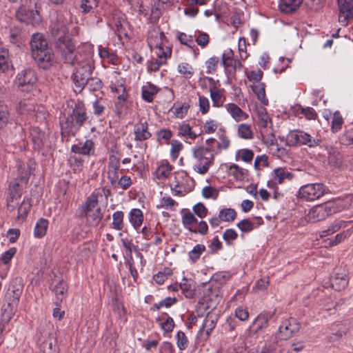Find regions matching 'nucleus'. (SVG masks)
<instances>
[{"label": "nucleus", "instance_id": "1", "mask_svg": "<svg viewBox=\"0 0 353 353\" xmlns=\"http://www.w3.org/2000/svg\"><path fill=\"white\" fill-rule=\"evenodd\" d=\"M68 21L63 14H57L56 19L51 23V34L57 39L59 48L61 51L65 61L75 64L78 63L77 53L75 46L68 36Z\"/></svg>", "mask_w": 353, "mask_h": 353}, {"label": "nucleus", "instance_id": "2", "mask_svg": "<svg viewBox=\"0 0 353 353\" xmlns=\"http://www.w3.org/2000/svg\"><path fill=\"white\" fill-rule=\"evenodd\" d=\"M89 117L83 103H77L68 115L60 118L61 134L63 136H75L80 128L88 121Z\"/></svg>", "mask_w": 353, "mask_h": 353}, {"label": "nucleus", "instance_id": "3", "mask_svg": "<svg viewBox=\"0 0 353 353\" xmlns=\"http://www.w3.org/2000/svg\"><path fill=\"white\" fill-rule=\"evenodd\" d=\"M79 216L85 217L90 226L97 227L103 218L101 209L99 205L97 195L90 194L84 203L79 208Z\"/></svg>", "mask_w": 353, "mask_h": 353}, {"label": "nucleus", "instance_id": "4", "mask_svg": "<svg viewBox=\"0 0 353 353\" xmlns=\"http://www.w3.org/2000/svg\"><path fill=\"white\" fill-rule=\"evenodd\" d=\"M339 211L337 205L334 202L317 205L312 208L305 217L299 221V224L305 225L307 223H316L325 219L327 216Z\"/></svg>", "mask_w": 353, "mask_h": 353}, {"label": "nucleus", "instance_id": "5", "mask_svg": "<svg viewBox=\"0 0 353 353\" xmlns=\"http://www.w3.org/2000/svg\"><path fill=\"white\" fill-rule=\"evenodd\" d=\"M192 151L194 161V170L201 174L207 173L214 162L213 152L208 148L199 145L193 147Z\"/></svg>", "mask_w": 353, "mask_h": 353}, {"label": "nucleus", "instance_id": "6", "mask_svg": "<svg viewBox=\"0 0 353 353\" xmlns=\"http://www.w3.org/2000/svg\"><path fill=\"white\" fill-rule=\"evenodd\" d=\"M21 6L16 11L17 20L33 26H38L41 21V16L36 10V3L31 0L22 2L19 0Z\"/></svg>", "mask_w": 353, "mask_h": 353}, {"label": "nucleus", "instance_id": "7", "mask_svg": "<svg viewBox=\"0 0 353 353\" xmlns=\"http://www.w3.org/2000/svg\"><path fill=\"white\" fill-rule=\"evenodd\" d=\"M325 192L326 187L323 183H308L299 188L296 196L301 201L313 202L321 198Z\"/></svg>", "mask_w": 353, "mask_h": 353}, {"label": "nucleus", "instance_id": "8", "mask_svg": "<svg viewBox=\"0 0 353 353\" xmlns=\"http://www.w3.org/2000/svg\"><path fill=\"white\" fill-rule=\"evenodd\" d=\"M165 36L163 32L154 31L150 34L148 39V43L150 49H156L158 59H163L167 63V59L170 57L172 50L169 47L163 46V40Z\"/></svg>", "mask_w": 353, "mask_h": 353}, {"label": "nucleus", "instance_id": "9", "mask_svg": "<svg viewBox=\"0 0 353 353\" xmlns=\"http://www.w3.org/2000/svg\"><path fill=\"white\" fill-rule=\"evenodd\" d=\"M37 81V78L34 71L28 68L17 74L14 83L21 91L30 92L35 88Z\"/></svg>", "mask_w": 353, "mask_h": 353}, {"label": "nucleus", "instance_id": "10", "mask_svg": "<svg viewBox=\"0 0 353 353\" xmlns=\"http://www.w3.org/2000/svg\"><path fill=\"white\" fill-rule=\"evenodd\" d=\"M93 67L90 60H85L78 63L76 72L72 74L74 85L80 90L85 85L86 82L90 78Z\"/></svg>", "mask_w": 353, "mask_h": 353}, {"label": "nucleus", "instance_id": "11", "mask_svg": "<svg viewBox=\"0 0 353 353\" xmlns=\"http://www.w3.org/2000/svg\"><path fill=\"white\" fill-rule=\"evenodd\" d=\"M21 294V290L19 288L8 289L5 295L6 304H3L1 310L6 312L5 319L8 321L13 316L16 308L19 304Z\"/></svg>", "mask_w": 353, "mask_h": 353}, {"label": "nucleus", "instance_id": "12", "mask_svg": "<svg viewBox=\"0 0 353 353\" xmlns=\"http://www.w3.org/2000/svg\"><path fill=\"white\" fill-rule=\"evenodd\" d=\"M301 325L296 319L288 318L284 319L280 324L275 337L279 340H288L293 336L300 330Z\"/></svg>", "mask_w": 353, "mask_h": 353}, {"label": "nucleus", "instance_id": "13", "mask_svg": "<svg viewBox=\"0 0 353 353\" xmlns=\"http://www.w3.org/2000/svg\"><path fill=\"white\" fill-rule=\"evenodd\" d=\"M323 0H281L279 9L282 12H294L303 2L309 8L318 10Z\"/></svg>", "mask_w": 353, "mask_h": 353}, {"label": "nucleus", "instance_id": "14", "mask_svg": "<svg viewBox=\"0 0 353 353\" xmlns=\"http://www.w3.org/2000/svg\"><path fill=\"white\" fill-rule=\"evenodd\" d=\"M289 137L294 140V143L300 145H305L310 148L316 147L320 145L321 140L313 137L310 134L303 130H293L290 133Z\"/></svg>", "mask_w": 353, "mask_h": 353}, {"label": "nucleus", "instance_id": "15", "mask_svg": "<svg viewBox=\"0 0 353 353\" xmlns=\"http://www.w3.org/2000/svg\"><path fill=\"white\" fill-rule=\"evenodd\" d=\"M339 6V21L343 26H347L353 19V0H337Z\"/></svg>", "mask_w": 353, "mask_h": 353}, {"label": "nucleus", "instance_id": "16", "mask_svg": "<svg viewBox=\"0 0 353 353\" xmlns=\"http://www.w3.org/2000/svg\"><path fill=\"white\" fill-rule=\"evenodd\" d=\"M272 316V312H263L260 313L248 328L250 334H259L262 332L268 327V322Z\"/></svg>", "mask_w": 353, "mask_h": 353}, {"label": "nucleus", "instance_id": "17", "mask_svg": "<svg viewBox=\"0 0 353 353\" xmlns=\"http://www.w3.org/2000/svg\"><path fill=\"white\" fill-rule=\"evenodd\" d=\"M32 58L36 61L39 68L43 69H48L52 66L54 55L51 48H46L43 51L36 52V54L32 56Z\"/></svg>", "mask_w": 353, "mask_h": 353}, {"label": "nucleus", "instance_id": "18", "mask_svg": "<svg viewBox=\"0 0 353 353\" xmlns=\"http://www.w3.org/2000/svg\"><path fill=\"white\" fill-rule=\"evenodd\" d=\"M120 168V158L116 155L111 154L108 158V179L110 183L114 185L119 179V170Z\"/></svg>", "mask_w": 353, "mask_h": 353}, {"label": "nucleus", "instance_id": "19", "mask_svg": "<svg viewBox=\"0 0 353 353\" xmlns=\"http://www.w3.org/2000/svg\"><path fill=\"white\" fill-rule=\"evenodd\" d=\"M71 151L74 153L84 156H92L95 154V145L92 139H87L85 141H80L72 145Z\"/></svg>", "mask_w": 353, "mask_h": 353}, {"label": "nucleus", "instance_id": "20", "mask_svg": "<svg viewBox=\"0 0 353 353\" xmlns=\"http://www.w3.org/2000/svg\"><path fill=\"white\" fill-rule=\"evenodd\" d=\"M272 177L273 181L279 184H282L285 180L288 181H292L295 175L294 174L286 168H276L273 170L272 172Z\"/></svg>", "mask_w": 353, "mask_h": 353}, {"label": "nucleus", "instance_id": "21", "mask_svg": "<svg viewBox=\"0 0 353 353\" xmlns=\"http://www.w3.org/2000/svg\"><path fill=\"white\" fill-rule=\"evenodd\" d=\"M21 196V192L19 189V184L17 182L11 183L8 189V194L6 199L7 209L9 211H14L15 209L14 201L19 199Z\"/></svg>", "mask_w": 353, "mask_h": 353}, {"label": "nucleus", "instance_id": "22", "mask_svg": "<svg viewBox=\"0 0 353 353\" xmlns=\"http://www.w3.org/2000/svg\"><path fill=\"white\" fill-rule=\"evenodd\" d=\"M30 44L32 57L35 55L37 52H39L43 51L46 48H49L46 39L40 33H36L32 36Z\"/></svg>", "mask_w": 353, "mask_h": 353}, {"label": "nucleus", "instance_id": "23", "mask_svg": "<svg viewBox=\"0 0 353 353\" xmlns=\"http://www.w3.org/2000/svg\"><path fill=\"white\" fill-rule=\"evenodd\" d=\"M134 140L142 141L149 139L152 134L148 131V124L146 121L139 122L134 125Z\"/></svg>", "mask_w": 353, "mask_h": 353}, {"label": "nucleus", "instance_id": "24", "mask_svg": "<svg viewBox=\"0 0 353 353\" xmlns=\"http://www.w3.org/2000/svg\"><path fill=\"white\" fill-rule=\"evenodd\" d=\"M110 89L112 92H115L118 94V103L123 105L128 97L123 81L121 79L117 80L116 83H112Z\"/></svg>", "mask_w": 353, "mask_h": 353}, {"label": "nucleus", "instance_id": "25", "mask_svg": "<svg viewBox=\"0 0 353 353\" xmlns=\"http://www.w3.org/2000/svg\"><path fill=\"white\" fill-rule=\"evenodd\" d=\"M351 224V221H346L341 219H336L328 226L327 230L321 232V236H325L330 234H332L341 229L348 228Z\"/></svg>", "mask_w": 353, "mask_h": 353}, {"label": "nucleus", "instance_id": "26", "mask_svg": "<svg viewBox=\"0 0 353 353\" xmlns=\"http://www.w3.org/2000/svg\"><path fill=\"white\" fill-rule=\"evenodd\" d=\"M225 109L231 117L239 122L248 119V114L244 112L236 104L230 103L225 105Z\"/></svg>", "mask_w": 353, "mask_h": 353}, {"label": "nucleus", "instance_id": "27", "mask_svg": "<svg viewBox=\"0 0 353 353\" xmlns=\"http://www.w3.org/2000/svg\"><path fill=\"white\" fill-rule=\"evenodd\" d=\"M30 137L35 150H39L43 145L45 134L39 128L33 127L30 129Z\"/></svg>", "mask_w": 353, "mask_h": 353}, {"label": "nucleus", "instance_id": "28", "mask_svg": "<svg viewBox=\"0 0 353 353\" xmlns=\"http://www.w3.org/2000/svg\"><path fill=\"white\" fill-rule=\"evenodd\" d=\"M180 289L188 299H192L195 294V283L192 279L183 278L179 283Z\"/></svg>", "mask_w": 353, "mask_h": 353}, {"label": "nucleus", "instance_id": "29", "mask_svg": "<svg viewBox=\"0 0 353 353\" xmlns=\"http://www.w3.org/2000/svg\"><path fill=\"white\" fill-rule=\"evenodd\" d=\"M39 347L41 353H59L56 340L52 336H49L47 339L43 341Z\"/></svg>", "mask_w": 353, "mask_h": 353}, {"label": "nucleus", "instance_id": "30", "mask_svg": "<svg viewBox=\"0 0 353 353\" xmlns=\"http://www.w3.org/2000/svg\"><path fill=\"white\" fill-rule=\"evenodd\" d=\"M223 92V89H219L216 86L210 88V94L213 107L219 108L223 105L225 99Z\"/></svg>", "mask_w": 353, "mask_h": 353}, {"label": "nucleus", "instance_id": "31", "mask_svg": "<svg viewBox=\"0 0 353 353\" xmlns=\"http://www.w3.org/2000/svg\"><path fill=\"white\" fill-rule=\"evenodd\" d=\"M129 221L133 228L138 230L143 221V214L140 209L133 208L129 213Z\"/></svg>", "mask_w": 353, "mask_h": 353}, {"label": "nucleus", "instance_id": "32", "mask_svg": "<svg viewBox=\"0 0 353 353\" xmlns=\"http://www.w3.org/2000/svg\"><path fill=\"white\" fill-rule=\"evenodd\" d=\"M172 170V166L168 161H162L157 168L154 175L159 180L168 179Z\"/></svg>", "mask_w": 353, "mask_h": 353}, {"label": "nucleus", "instance_id": "33", "mask_svg": "<svg viewBox=\"0 0 353 353\" xmlns=\"http://www.w3.org/2000/svg\"><path fill=\"white\" fill-rule=\"evenodd\" d=\"M52 291L56 296V301L62 302L66 296L68 285L63 279L59 280L52 286Z\"/></svg>", "mask_w": 353, "mask_h": 353}, {"label": "nucleus", "instance_id": "34", "mask_svg": "<svg viewBox=\"0 0 353 353\" xmlns=\"http://www.w3.org/2000/svg\"><path fill=\"white\" fill-rule=\"evenodd\" d=\"M348 279L345 274L336 273L331 280L332 288L336 291H341L347 285Z\"/></svg>", "mask_w": 353, "mask_h": 353}, {"label": "nucleus", "instance_id": "35", "mask_svg": "<svg viewBox=\"0 0 353 353\" xmlns=\"http://www.w3.org/2000/svg\"><path fill=\"white\" fill-rule=\"evenodd\" d=\"M101 0H81L79 5L83 13L99 12V3Z\"/></svg>", "mask_w": 353, "mask_h": 353}, {"label": "nucleus", "instance_id": "36", "mask_svg": "<svg viewBox=\"0 0 353 353\" xmlns=\"http://www.w3.org/2000/svg\"><path fill=\"white\" fill-rule=\"evenodd\" d=\"M36 108L37 106L31 103V101L26 100L21 101L19 106L21 114L27 113L30 115H34L37 119L39 117L38 110L39 108H38L37 110H36Z\"/></svg>", "mask_w": 353, "mask_h": 353}, {"label": "nucleus", "instance_id": "37", "mask_svg": "<svg viewBox=\"0 0 353 353\" xmlns=\"http://www.w3.org/2000/svg\"><path fill=\"white\" fill-rule=\"evenodd\" d=\"M237 135L243 139L250 140L254 138V132L250 125L241 123L237 126Z\"/></svg>", "mask_w": 353, "mask_h": 353}, {"label": "nucleus", "instance_id": "38", "mask_svg": "<svg viewBox=\"0 0 353 353\" xmlns=\"http://www.w3.org/2000/svg\"><path fill=\"white\" fill-rule=\"evenodd\" d=\"M141 91L143 99L151 102L154 96L158 92V88L152 83H148L142 87Z\"/></svg>", "mask_w": 353, "mask_h": 353}, {"label": "nucleus", "instance_id": "39", "mask_svg": "<svg viewBox=\"0 0 353 353\" xmlns=\"http://www.w3.org/2000/svg\"><path fill=\"white\" fill-rule=\"evenodd\" d=\"M328 162L334 168H340L343 163V156L336 150L331 148L328 152Z\"/></svg>", "mask_w": 353, "mask_h": 353}, {"label": "nucleus", "instance_id": "40", "mask_svg": "<svg viewBox=\"0 0 353 353\" xmlns=\"http://www.w3.org/2000/svg\"><path fill=\"white\" fill-rule=\"evenodd\" d=\"M216 319L212 315L208 314L205 318L200 332H205L206 336H208L212 330L215 327Z\"/></svg>", "mask_w": 353, "mask_h": 353}, {"label": "nucleus", "instance_id": "41", "mask_svg": "<svg viewBox=\"0 0 353 353\" xmlns=\"http://www.w3.org/2000/svg\"><path fill=\"white\" fill-rule=\"evenodd\" d=\"M48 226L47 219L41 218L36 223L34 229V236L36 238H41L46 234Z\"/></svg>", "mask_w": 353, "mask_h": 353}, {"label": "nucleus", "instance_id": "42", "mask_svg": "<svg viewBox=\"0 0 353 353\" xmlns=\"http://www.w3.org/2000/svg\"><path fill=\"white\" fill-rule=\"evenodd\" d=\"M256 114L260 126L267 128L269 124L271 123V119L268 116L266 109L262 106L259 107L256 109Z\"/></svg>", "mask_w": 353, "mask_h": 353}, {"label": "nucleus", "instance_id": "43", "mask_svg": "<svg viewBox=\"0 0 353 353\" xmlns=\"http://www.w3.org/2000/svg\"><path fill=\"white\" fill-rule=\"evenodd\" d=\"M30 208L31 204L30 201L24 199L18 208L17 219L19 221H23L26 219Z\"/></svg>", "mask_w": 353, "mask_h": 353}, {"label": "nucleus", "instance_id": "44", "mask_svg": "<svg viewBox=\"0 0 353 353\" xmlns=\"http://www.w3.org/2000/svg\"><path fill=\"white\" fill-rule=\"evenodd\" d=\"M122 246L124 248L126 256L128 257V260L132 261V251L137 252V245H135L133 243V241L132 239H121V240Z\"/></svg>", "mask_w": 353, "mask_h": 353}, {"label": "nucleus", "instance_id": "45", "mask_svg": "<svg viewBox=\"0 0 353 353\" xmlns=\"http://www.w3.org/2000/svg\"><path fill=\"white\" fill-rule=\"evenodd\" d=\"M179 134L192 140L195 139L198 134L192 130V128L189 123H183L179 128Z\"/></svg>", "mask_w": 353, "mask_h": 353}, {"label": "nucleus", "instance_id": "46", "mask_svg": "<svg viewBox=\"0 0 353 353\" xmlns=\"http://www.w3.org/2000/svg\"><path fill=\"white\" fill-rule=\"evenodd\" d=\"M190 105L187 103H176L172 107L173 112L179 119H183L187 114Z\"/></svg>", "mask_w": 353, "mask_h": 353}, {"label": "nucleus", "instance_id": "47", "mask_svg": "<svg viewBox=\"0 0 353 353\" xmlns=\"http://www.w3.org/2000/svg\"><path fill=\"white\" fill-rule=\"evenodd\" d=\"M124 213L122 211H116L112 214V228L116 230H121L123 228Z\"/></svg>", "mask_w": 353, "mask_h": 353}, {"label": "nucleus", "instance_id": "48", "mask_svg": "<svg viewBox=\"0 0 353 353\" xmlns=\"http://www.w3.org/2000/svg\"><path fill=\"white\" fill-rule=\"evenodd\" d=\"M343 119L339 111L334 112L332 119L331 129L334 133L339 132L342 129Z\"/></svg>", "mask_w": 353, "mask_h": 353}, {"label": "nucleus", "instance_id": "49", "mask_svg": "<svg viewBox=\"0 0 353 353\" xmlns=\"http://www.w3.org/2000/svg\"><path fill=\"white\" fill-rule=\"evenodd\" d=\"M181 221L184 228L189 231H192V225L196 222L194 215L190 211H186L181 216Z\"/></svg>", "mask_w": 353, "mask_h": 353}, {"label": "nucleus", "instance_id": "50", "mask_svg": "<svg viewBox=\"0 0 353 353\" xmlns=\"http://www.w3.org/2000/svg\"><path fill=\"white\" fill-rule=\"evenodd\" d=\"M205 251V246L203 244L196 245L192 250L188 252V257L190 261L194 263L197 261L201 255Z\"/></svg>", "mask_w": 353, "mask_h": 353}, {"label": "nucleus", "instance_id": "51", "mask_svg": "<svg viewBox=\"0 0 353 353\" xmlns=\"http://www.w3.org/2000/svg\"><path fill=\"white\" fill-rule=\"evenodd\" d=\"M10 66L8 50L6 48H1L0 50V72H6Z\"/></svg>", "mask_w": 353, "mask_h": 353}, {"label": "nucleus", "instance_id": "52", "mask_svg": "<svg viewBox=\"0 0 353 353\" xmlns=\"http://www.w3.org/2000/svg\"><path fill=\"white\" fill-rule=\"evenodd\" d=\"M252 90L258 99L260 100L263 105H268V100L265 96V85L263 83H259L253 86Z\"/></svg>", "mask_w": 353, "mask_h": 353}, {"label": "nucleus", "instance_id": "53", "mask_svg": "<svg viewBox=\"0 0 353 353\" xmlns=\"http://www.w3.org/2000/svg\"><path fill=\"white\" fill-rule=\"evenodd\" d=\"M220 219L223 221H233L236 216V211L232 208H225L219 212Z\"/></svg>", "mask_w": 353, "mask_h": 353}, {"label": "nucleus", "instance_id": "54", "mask_svg": "<svg viewBox=\"0 0 353 353\" xmlns=\"http://www.w3.org/2000/svg\"><path fill=\"white\" fill-rule=\"evenodd\" d=\"M178 203L170 196H163L161 199L158 208H164L166 210H174Z\"/></svg>", "mask_w": 353, "mask_h": 353}, {"label": "nucleus", "instance_id": "55", "mask_svg": "<svg viewBox=\"0 0 353 353\" xmlns=\"http://www.w3.org/2000/svg\"><path fill=\"white\" fill-rule=\"evenodd\" d=\"M199 95V109L200 112L204 115L209 112L210 104L209 99L203 95Z\"/></svg>", "mask_w": 353, "mask_h": 353}, {"label": "nucleus", "instance_id": "56", "mask_svg": "<svg viewBox=\"0 0 353 353\" xmlns=\"http://www.w3.org/2000/svg\"><path fill=\"white\" fill-rule=\"evenodd\" d=\"M178 72L185 79H190L193 75L192 67L187 63H182L178 66Z\"/></svg>", "mask_w": 353, "mask_h": 353}, {"label": "nucleus", "instance_id": "57", "mask_svg": "<svg viewBox=\"0 0 353 353\" xmlns=\"http://www.w3.org/2000/svg\"><path fill=\"white\" fill-rule=\"evenodd\" d=\"M183 149V144L177 140H172L171 142L170 156L173 160H176L180 151Z\"/></svg>", "mask_w": 353, "mask_h": 353}, {"label": "nucleus", "instance_id": "58", "mask_svg": "<svg viewBox=\"0 0 353 353\" xmlns=\"http://www.w3.org/2000/svg\"><path fill=\"white\" fill-rule=\"evenodd\" d=\"M353 232V227H350L347 228L345 230H343L342 232L337 234L332 239H334V243L339 244L340 243L344 241L345 239L349 238Z\"/></svg>", "mask_w": 353, "mask_h": 353}, {"label": "nucleus", "instance_id": "59", "mask_svg": "<svg viewBox=\"0 0 353 353\" xmlns=\"http://www.w3.org/2000/svg\"><path fill=\"white\" fill-rule=\"evenodd\" d=\"M239 158L244 162L250 163L254 157V152L249 149H241L238 151Z\"/></svg>", "mask_w": 353, "mask_h": 353}, {"label": "nucleus", "instance_id": "60", "mask_svg": "<svg viewBox=\"0 0 353 353\" xmlns=\"http://www.w3.org/2000/svg\"><path fill=\"white\" fill-rule=\"evenodd\" d=\"M85 85H87L90 90L97 91L102 88L103 83L101 80L97 77H90L88 82H86Z\"/></svg>", "mask_w": 353, "mask_h": 353}, {"label": "nucleus", "instance_id": "61", "mask_svg": "<svg viewBox=\"0 0 353 353\" xmlns=\"http://www.w3.org/2000/svg\"><path fill=\"white\" fill-rule=\"evenodd\" d=\"M219 58L212 57L208 59L206 62V73L213 74L216 70L217 65L219 63Z\"/></svg>", "mask_w": 353, "mask_h": 353}, {"label": "nucleus", "instance_id": "62", "mask_svg": "<svg viewBox=\"0 0 353 353\" xmlns=\"http://www.w3.org/2000/svg\"><path fill=\"white\" fill-rule=\"evenodd\" d=\"M202 195L205 199H216L219 196V192L213 187L205 186L202 190Z\"/></svg>", "mask_w": 353, "mask_h": 353}, {"label": "nucleus", "instance_id": "63", "mask_svg": "<svg viewBox=\"0 0 353 353\" xmlns=\"http://www.w3.org/2000/svg\"><path fill=\"white\" fill-rule=\"evenodd\" d=\"M177 39L181 44L185 45L189 48L194 47V43L191 35H187L185 33L179 32L177 34Z\"/></svg>", "mask_w": 353, "mask_h": 353}, {"label": "nucleus", "instance_id": "64", "mask_svg": "<svg viewBox=\"0 0 353 353\" xmlns=\"http://www.w3.org/2000/svg\"><path fill=\"white\" fill-rule=\"evenodd\" d=\"M237 237L238 234L234 229H227L223 234V239L228 245L232 244Z\"/></svg>", "mask_w": 353, "mask_h": 353}]
</instances>
